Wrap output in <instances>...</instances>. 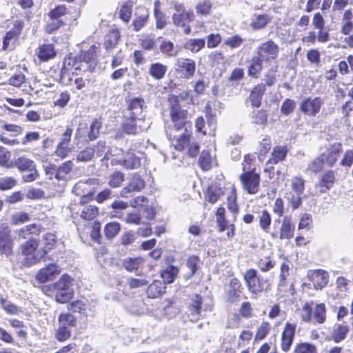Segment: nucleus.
Wrapping results in <instances>:
<instances>
[{
    "mask_svg": "<svg viewBox=\"0 0 353 353\" xmlns=\"http://www.w3.org/2000/svg\"><path fill=\"white\" fill-rule=\"evenodd\" d=\"M189 96V92L184 91L176 96L171 94L169 97L170 103V117L173 123L172 127H167L165 132L168 138L174 148H182L180 143L186 141L185 136L183 134L184 130H191V123L187 120L188 112L182 110L179 104L180 99H185Z\"/></svg>",
    "mask_w": 353,
    "mask_h": 353,
    "instance_id": "obj_1",
    "label": "nucleus"
},
{
    "mask_svg": "<svg viewBox=\"0 0 353 353\" xmlns=\"http://www.w3.org/2000/svg\"><path fill=\"white\" fill-rule=\"evenodd\" d=\"M72 285L73 279L70 276L63 274L61 276L54 284V296L57 302L65 303L72 298L74 294Z\"/></svg>",
    "mask_w": 353,
    "mask_h": 353,
    "instance_id": "obj_2",
    "label": "nucleus"
},
{
    "mask_svg": "<svg viewBox=\"0 0 353 353\" xmlns=\"http://www.w3.org/2000/svg\"><path fill=\"white\" fill-rule=\"evenodd\" d=\"M302 321L315 323H323L326 320V309L323 303L316 304L314 307L305 303L300 313Z\"/></svg>",
    "mask_w": 353,
    "mask_h": 353,
    "instance_id": "obj_3",
    "label": "nucleus"
},
{
    "mask_svg": "<svg viewBox=\"0 0 353 353\" xmlns=\"http://www.w3.org/2000/svg\"><path fill=\"white\" fill-rule=\"evenodd\" d=\"M97 57L98 48L92 46L87 51L82 52L78 59L75 60L74 70L83 72L92 71L97 65Z\"/></svg>",
    "mask_w": 353,
    "mask_h": 353,
    "instance_id": "obj_4",
    "label": "nucleus"
},
{
    "mask_svg": "<svg viewBox=\"0 0 353 353\" xmlns=\"http://www.w3.org/2000/svg\"><path fill=\"white\" fill-rule=\"evenodd\" d=\"M90 201H79L71 203L69 209L72 216L74 218L79 216L84 220H92L94 219L99 210L96 205L88 204Z\"/></svg>",
    "mask_w": 353,
    "mask_h": 353,
    "instance_id": "obj_5",
    "label": "nucleus"
},
{
    "mask_svg": "<svg viewBox=\"0 0 353 353\" xmlns=\"http://www.w3.org/2000/svg\"><path fill=\"white\" fill-rule=\"evenodd\" d=\"M243 279L249 292L254 294H258L263 290L270 289V283L266 280H263L257 275V271L254 269H248L245 271Z\"/></svg>",
    "mask_w": 353,
    "mask_h": 353,
    "instance_id": "obj_6",
    "label": "nucleus"
},
{
    "mask_svg": "<svg viewBox=\"0 0 353 353\" xmlns=\"http://www.w3.org/2000/svg\"><path fill=\"white\" fill-rule=\"evenodd\" d=\"M39 242L36 239H30L21 246V253L26 256V263L31 265L38 263L43 256L42 251L38 250Z\"/></svg>",
    "mask_w": 353,
    "mask_h": 353,
    "instance_id": "obj_7",
    "label": "nucleus"
},
{
    "mask_svg": "<svg viewBox=\"0 0 353 353\" xmlns=\"http://www.w3.org/2000/svg\"><path fill=\"white\" fill-rule=\"evenodd\" d=\"M279 48L272 40H268L262 43L256 49V54L258 59L265 63H270L276 59L279 55Z\"/></svg>",
    "mask_w": 353,
    "mask_h": 353,
    "instance_id": "obj_8",
    "label": "nucleus"
},
{
    "mask_svg": "<svg viewBox=\"0 0 353 353\" xmlns=\"http://www.w3.org/2000/svg\"><path fill=\"white\" fill-rule=\"evenodd\" d=\"M240 181L243 190L248 194H256L259 188L260 176L259 174L246 171L240 175Z\"/></svg>",
    "mask_w": 353,
    "mask_h": 353,
    "instance_id": "obj_9",
    "label": "nucleus"
},
{
    "mask_svg": "<svg viewBox=\"0 0 353 353\" xmlns=\"http://www.w3.org/2000/svg\"><path fill=\"white\" fill-rule=\"evenodd\" d=\"M323 103L324 100L319 97H307L301 101L299 110L309 117H315L319 113Z\"/></svg>",
    "mask_w": 353,
    "mask_h": 353,
    "instance_id": "obj_10",
    "label": "nucleus"
},
{
    "mask_svg": "<svg viewBox=\"0 0 353 353\" xmlns=\"http://www.w3.org/2000/svg\"><path fill=\"white\" fill-rule=\"evenodd\" d=\"M176 70L181 73L182 77L186 79L192 77L196 70V63L193 59L178 58L176 61Z\"/></svg>",
    "mask_w": 353,
    "mask_h": 353,
    "instance_id": "obj_11",
    "label": "nucleus"
},
{
    "mask_svg": "<svg viewBox=\"0 0 353 353\" xmlns=\"http://www.w3.org/2000/svg\"><path fill=\"white\" fill-rule=\"evenodd\" d=\"M296 325L287 322L281 334V348L283 352H288L294 339Z\"/></svg>",
    "mask_w": 353,
    "mask_h": 353,
    "instance_id": "obj_12",
    "label": "nucleus"
},
{
    "mask_svg": "<svg viewBox=\"0 0 353 353\" xmlns=\"http://www.w3.org/2000/svg\"><path fill=\"white\" fill-rule=\"evenodd\" d=\"M61 273V268L56 264H49L41 268L36 274L35 279L40 283H44L52 280L57 275Z\"/></svg>",
    "mask_w": 353,
    "mask_h": 353,
    "instance_id": "obj_13",
    "label": "nucleus"
},
{
    "mask_svg": "<svg viewBox=\"0 0 353 353\" xmlns=\"http://www.w3.org/2000/svg\"><path fill=\"white\" fill-rule=\"evenodd\" d=\"M194 19V14L192 11L185 13H174L172 19L173 24L175 26L181 27L183 28V32L185 34H190L191 32V28L189 23L192 21Z\"/></svg>",
    "mask_w": 353,
    "mask_h": 353,
    "instance_id": "obj_14",
    "label": "nucleus"
},
{
    "mask_svg": "<svg viewBox=\"0 0 353 353\" xmlns=\"http://www.w3.org/2000/svg\"><path fill=\"white\" fill-rule=\"evenodd\" d=\"M342 150L343 146L341 143L336 142L332 144L326 151L321 154L325 165L329 167H332L338 160Z\"/></svg>",
    "mask_w": 353,
    "mask_h": 353,
    "instance_id": "obj_15",
    "label": "nucleus"
},
{
    "mask_svg": "<svg viewBox=\"0 0 353 353\" xmlns=\"http://www.w3.org/2000/svg\"><path fill=\"white\" fill-rule=\"evenodd\" d=\"M144 187V181L139 174L134 173L131 175L128 184L121 190L120 194L122 197L128 198L131 192H139Z\"/></svg>",
    "mask_w": 353,
    "mask_h": 353,
    "instance_id": "obj_16",
    "label": "nucleus"
},
{
    "mask_svg": "<svg viewBox=\"0 0 353 353\" xmlns=\"http://www.w3.org/2000/svg\"><path fill=\"white\" fill-rule=\"evenodd\" d=\"M309 280L312 282L316 290H322L325 288L329 280L328 273L322 270H310L307 272Z\"/></svg>",
    "mask_w": 353,
    "mask_h": 353,
    "instance_id": "obj_17",
    "label": "nucleus"
},
{
    "mask_svg": "<svg viewBox=\"0 0 353 353\" xmlns=\"http://www.w3.org/2000/svg\"><path fill=\"white\" fill-rule=\"evenodd\" d=\"M288 149L284 145H276L274 147L271 153L270 158L268 160L265 164V172H270L274 169L273 165L277 164L280 161H283L287 155Z\"/></svg>",
    "mask_w": 353,
    "mask_h": 353,
    "instance_id": "obj_18",
    "label": "nucleus"
},
{
    "mask_svg": "<svg viewBox=\"0 0 353 353\" xmlns=\"http://www.w3.org/2000/svg\"><path fill=\"white\" fill-rule=\"evenodd\" d=\"M92 179L85 181H80L73 188V192L80 196L79 201H91L93 197V192L90 185L92 184Z\"/></svg>",
    "mask_w": 353,
    "mask_h": 353,
    "instance_id": "obj_19",
    "label": "nucleus"
},
{
    "mask_svg": "<svg viewBox=\"0 0 353 353\" xmlns=\"http://www.w3.org/2000/svg\"><path fill=\"white\" fill-rule=\"evenodd\" d=\"M116 165H121L127 169H136L141 165V158L133 151H128L123 158H114Z\"/></svg>",
    "mask_w": 353,
    "mask_h": 353,
    "instance_id": "obj_20",
    "label": "nucleus"
},
{
    "mask_svg": "<svg viewBox=\"0 0 353 353\" xmlns=\"http://www.w3.org/2000/svg\"><path fill=\"white\" fill-rule=\"evenodd\" d=\"M242 290L243 287L241 282L236 278L232 279L226 289L227 301L229 303H236L239 301Z\"/></svg>",
    "mask_w": 353,
    "mask_h": 353,
    "instance_id": "obj_21",
    "label": "nucleus"
},
{
    "mask_svg": "<svg viewBox=\"0 0 353 353\" xmlns=\"http://www.w3.org/2000/svg\"><path fill=\"white\" fill-rule=\"evenodd\" d=\"M184 136H185L186 141L183 143H181L182 145V148H175L179 151H182L187 149L188 154L192 158H194L197 156L199 152V143L192 139V132L191 130H184L183 132Z\"/></svg>",
    "mask_w": 353,
    "mask_h": 353,
    "instance_id": "obj_22",
    "label": "nucleus"
},
{
    "mask_svg": "<svg viewBox=\"0 0 353 353\" xmlns=\"http://www.w3.org/2000/svg\"><path fill=\"white\" fill-rule=\"evenodd\" d=\"M295 230L294 225L292 223V217L290 216H284L279 230V239H290L294 236Z\"/></svg>",
    "mask_w": 353,
    "mask_h": 353,
    "instance_id": "obj_23",
    "label": "nucleus"
},
{
    "mask_svg": "<svg viewBox=\"0 0 353 353\" xmlns=\"http://www.w3.org/2000/svg\"><path fill=\"white\" fill-rule=\"evenodd\" d=\"M144 107L145 101L143 98L137 97L132 99L128 105L130 117L133 119L139 120L142 117Z\"/></svg>",
    "mask_w": 353,
    "mask_h": 353,
    "instance_id": "obj_24",
    "label": "nucleus"
},
{
    "mask_svg": "<svg viewBox=\"0 0 353 353\" xmlns=\"http://www.w3.org/2000/svg\"><path fill=\"white\" fill-rule=\"evenodd\" d=\"M336 177L333 170H327L322 174L319 179L318 185L321 188V193L326 192L329 190L335 183Z\"/></svg>",
    "mask_w": 353,
    "mask_h": 353,
    "instance_id": "obj_25",
    "label": "nucleus"
},
{
    "mask_svg": "<svg viewBox=\"0 0 353 353\" xmlns=\"http://www.w3.org/2000/svg\"><path fill=\"white\" fill-rule=\"evenodd\" d=\"M148 17V10L145 7H138L135 13V18L132 22L134 30L139 31L144 27L147 23Z\"/></svg>",
    "mask_w": 353,
    "mask_h": 353,
    "instance_id": "obj_26",
    "label": "nucleus"
},
{
    "mask_svg": "<svg viewBox=\"0 0 353 353\" xmlns=\"http://www.w3.org/2000/svg\"><path fill=\"white\" fill-rule=\"evenodd\" d=\"M348 332L349 327L345 322H338L333 327L331 337L336 343H339L345 339Z\"/></svg>",
    "mask_w": 353,
    "mask_h": 353,
    "instance_id": "obj_27",
    "label": "nucleus"
},
{
    "mask_svg": "<svg viewBox=\"0 0 353 353\" xmlns=\"http://www.w3.org/2000/svg\"><path fill=\"white\" fill-rule=\"evenodd\" d=\"M202 304V298L199 294H194L189 305L190 318L192 321H195L199 319L201 313Z\"/></svg>",
    "mask_w": 353,
    "mask_h": 353,
    "instance_id": "obj_28",
    "label": "nucleus"
},
{
    "mask_svg": "<svg viewBox=\"0 0 353 353\" xmlns=\"http://www.w3.org/2000/svg\"><path fill=\"white\" fill-rule=\"evenodd\" d=\"M0 253L6 256L12 253V242L9 231L6 229H0Z\"/></svg>",
    "mask_w": 353,
    "mask_h": 353,
    "instance_id": "obj_29",
    "label": "nucleus"
},
{
    "mask_svg": "<svg viewBox=\"0 0 353 353\" xmlns=\"http://www.w3.org/2000/svg\"><path fill=\"white\" fill-rule=\"evenodd\" d=\"M265 90V85L263 83L257 85L252 89L250 95V100L253 106L258 108L261 105Z\"/></svg>",
    "mask_w": 353,
    "mask_h": 353,
    "instance_id": "obj_30",
    "label": "nucleus"
},
{
    "mask_svg": "<svg viewBox=\"0 0 353 353\" xmlns=\"http://www.w3.org/2000/svg\"><path fill=\"white\" fill-rule=\"evenodd\" d=\"M271 21V17L266 14H255L252 17L250 27L254 30L264 28Z\"/></svg>",
    "mask_w": 353,
    "mask_h": 353,
    "instance_id": "obj_31",
    "label": "nucleus"
},
{
    "mask_svg": "<svg viewBox=\"0 0 353 353\" xmlns=\"http://www.w3.org/2000/svg\"><path fill=\"white\" fill-rule=\"evenodd\" d=\"M168 70V67L161 63H154L151 64L149 68V74L154 79L159 80L164 77Z\"/></svg>",
    "mask_w": 353,
    "mask_h": 353,
    "instance_id": "obj_32",
    "label": "nucleus"
},
{
    "mask_svg": "<svg viewBox=\"0 0 353 353\" xmlns=\"http://www.w3.org/2000/svg\"><path fill=\"white\" fill-rule=\"evenodd\" d=\"M160 2L156 1L154 2V14L156 21V28L157 29H163L167 25V18L165 14L159 9Z\"/></svg>",
    "mask_w": 353,
    "mask_h": 353,
    "instance_id": "obj_33",
    "label": "nucleus"
},
{
    "mask_svg": "<svg viewBox=\"0 0 353 353\" xmlns=\"http://www.w3.org/2000/svg\"><path fill=\"white\" fill-rule=\"evenodd\" d=\"M120 39V34L118 30H110L105 37L104 46L107 50L114 48Z\"/></svg>",
    "mask_w": 353,
    "mask_h": 353,
    "instance_id": "obj_34",
    "label": "nucleus"
},
{
    "mask_svg": "<svg viewBox=\"0 0 353 353\" xmlns=\"http://www.w3.org/2000/svg\"><path fill=\"white\" fill-rule=\"evenodd\" d=\"M37 56L40 60L47 61L55 56V51L52 45L44 44L39 48Z\"/></svg>",
    "mask_w": 353,
    "mask_h": 353,
    "instance_id": "obj_35",
    "label": "nucleus"
},
{
    "mask_svg": "<svg viewBox=\"0 0 353 353\" xmlns=\"http://www.w3.org/2000/svg\"><path fill=\"white\" fill-rule=\"evenodd\" d=\"M223 188L217 185L212 184L208 189L207 194L205 196L206 200L212 203H216L218 199L223 194Z\"/></svg>",
    "mask_w": 353,
    "mask_h": 353,
    "instance_id": "obj_36",
    "label": "nucleus"
},
{
    "mask_svg": "<svg viewBox=\"0 0 353 353\" xmlns=\"http://www.w3.org/2000/svg\"><path fill=\"white\" fill-rule=\"evenodd\" d=\"M95 149L91 147H87L79 151L76 155V161L88 163L94 158Z\"/></svg>",
    "mask_w": 353,
    "mask_h": 353,
    "instance_id": "obj_37",
    "label": "nucleus"
},
{
    "mask_svg": "<svg viewBox=\"0 0 353 353\" xmlns=\"http://www.w3.org/2000/svg\"><path fill=\"white\" fill-rule=\"evenodd\" d=\"M134 6L132 1H127L123 3L119 12V18L124 22L130 21L132 16V10Z\"/></svg>",
    "mask_w": 353,
    "mask_h": 353,
    "instance_id": "obj_38",
    "label": "nucleus"
},
{
    "mask_svg": "<svg viewBox=\"0 0 353 353\" xmlns=\"http://www.w3.org/2000/svg\"><path fill=\"white\" fill-rule=\"evenodd\" d=\"M205 40L203 39H190L183 45L185 49L193 53L197 52L205 46Z\"/></svg>",
    "mask_w": 353,
    "mask_h": 353,
    "instance_id": "obj_39",
    "label": "nucleus"
},
{
    "mask_svg": "<svg viewBox=\"0 0 353 353\" xmlns=\"http://www.w3.org/2000/svg\"><path fill=\"white\" fill-rule=\"evenodd\" d=\"M143 261L141 257H128L123 259L122 265L127 271L133 272L138 270L143 263Z\"/></svg>",
    "mask_w": 353,
    "mask_h": 353,
    "instance_id": "obj_40",
    "label": "nucleus"
},
{
    "mask_svg": "<svg viewBox=\"0 0 353 353\" xmlns=\"http://www.w3.org/2000/svg\"><path fill=\"white\" fill-rule=\"evenodd\" d=\"M263 62L256 57H254L248 68V75L253 78H258L263 68Z\"/></svg>",
    "mask_w": 353,
    "mask_h": 353,
    "instance_id": "obj_41",
    "label": "nucleus"
},
{
    "mask_svg": "<svg viewBox=\"0 0 353 353\" xmlns=\"http://www.w3.org/2000/svg\"><path fill=\"white\" fill-rule=\"evenodd\" d=\"M258 219L261 229L266 233L269 232L272 222L270 214L267 210H262L259 213Z\"/></svg>",
    "mask_w": 353,
    "mask_h": 353,
    "instance_id": "obj_42",
    "label": "nucleus"
},
{
    "mask_svg": "<svg viewBox=\"0 0 353 353\" xmlns=\"http://www.w3.org/2000/svg\"><path fill=\"white\" fill-rule=\"evenodd\" d=\"M15 165L21 172L34 170L36 168L33 161L26 157H19L15 161Z\"/></svg>",
    "mask_w": 353,
    "mask_h": 353,
    "instance_id": "obj_43",
    "label": "nucleus"
},
{
    "mask_svg": "<svg viewBox=\"0 0 353 353\" xmlns=\"http://www.w3.org/2000/svg\"><path fill=\"white\" fill-rule=\"evenodd\" d=\"M178 273L179 270L177 268L174 266H169L161 272V277L165 283L169 284L174 281Z\"/></svg>",
    "mask_w": 353,
    "mask_h": 353,
    "instance_id": "obj_44",
    "label": "nucleus"
},
{
    "mask_svg": "<svg viewBox=\"0 0 353 353\" xmlns=\"http://www.w3.org/2000/svg\"><path fill=\"white\" fill-rule=\"evenodd\" d=\"M73 163L71 161L64 162L56 171L55 177L60 180L64 179L68 174L72 170Z\"/></svg>",
    "mask_w": 353,
    "mask_h": 353,
    "instance_id": "obj_45",
    "label": "nucleus"
},
{
    "mask_svg": "<svg viewBox=\"0 0 353 353\" xmlns=\"http://www.w3.org/2000/svg\"><path fill=\"white\" fill-rule=\"evenodd\" d=\"M125 180V174L120 171H115L109 176L108 184L112 188H118Z\"/></svg>",
    "mask_w": 353,
    "mask_h": 353,
    "instance_id": "obj_46",
    "label": "nucleus"
},
{
    "mask_svg": "<svg viewBox=\"0 0 353 353\" xmlns=\"http://www.w3.org/2000/svg\"><path fill=\"white\" fill-rule=\"evenodd\" d=\"M291 188L292 191L299 194H303L305 189V180L301 176H294L291 179Z\"/></svg>",
    "mask_w": 353,
    "mask_h": 353,
    "instance_id": "obj_47",
    "label": "nucleus"
},
{
    "mask_svg": "<svg viewBox=\"0 0 353 353\" xmlns=\"http://www.w3.org/2000/svg\"><path fill=\"white\" fill-rule=\"evenodd\" d=\"M159 49L161 52L168 57H175L178 52L175 50L174 43L170 41H163L160 45Z\"/></svg>",
    "mask_w": 353,
    "mask_h": 353,
    "instance_id": "obj_48",
    "label": "nucleus"
},
{
    "mask_svg": "<svg viewBox=\"0 0 353 353\" xmlns=\"http://www.w3.org/2000/svg\"><path fill=\"white\" fill-rule=\"evenodd\" d=\"M76 324V318L70 313H61L59 316V325L68 327L70 329Z\"/></svg>",
    "mask_w": 353,
    "mask_h": 353,
    "instance_id": "obj_49",
    "label": "nucleus"
},
{
    "mask_svg": "<svg viewBox=\"0 0 353 353\" xmlns=\"http://www.w3.org/2000/svg\"><path fill=\"white\" fill-rule=\"evenodd\" d=\"M10 326L14 329L16 333L19 336V337L21 339L26 338L27 332L25 330V326L23 325V323L19 320L17 319H10L8 321Z\"/></svg>",
    "mask_w": 353,
    "mask_h": 353,
    "instance_id": "obj_50",
    "label": "nucleus"
},
{
    "mask_svg": "<svg viewBox=\"0 0 353 353\" xmlns=\"http://www.w3.org/2000/svg\"><path fill=\"white\" fill-rule=\"evenodd\" d=\"M120 230L121 225L119 223L111 222L105 225L104 232L107 238L112 239L118 234Z\"/></svg>",
    "mask_w": 353,
    "mask_h": 353,
    "instance_id": "obj_51",
    "label": "nucleus"
},
{
    "mask_svg": "<svg viewBox=\"0 0 353 353\" xmlns=\"http://www.w3.org/2000/svg\"><path fill=\"white\" fill-rule=\"evenodd\" d=\"M199 164L203 170H209L211 168L212 157L208 150H203L200 158Z\"/></svg>",
    "mask_w": 353,
    "mask_h": 353,
    "instance_id": "obj_52",
    "label": "nucleus"
},
{
    "mask_svg": "<svg viewBox=\"0 0 353 353\" xmlns=\"http://www.w3.org/2000/svg\"><path fill=\"white\" fill-rule=\"evenodd\" d=\"M72 150L73 148L70 147V145L58 143L54 151V154L56 156L60 157L61 159H65L68 157Z\"/></svg>",
    "mask_w": 353,
    "mask_h": 353,
    "instance_id": "obj_53",
    "label": "nucleus"
},
{
    "mask_svg": "<svg viewBox=\"0 0 353 353\" xmlns=\"http://www.w3.org/2000/svg\"><path fill=\"white\" fill-rule=\"evenodd\" d=\"M325 164V161L320 155L308 163L307 170L314 173H318L323 169Z\"/></svg>",
    "mask_w": 353,
    "mask_h": 353,
    "instance_id": "obj_54",
    "label": "nucleus"
},
{
    "mask_svg": "<svg viewBox=\"0 0 353 353\" xmlns=\"http://www.w3.org/2000/svg\"><path fill=\"white\" fill-rule=\"evenodd\" d=\"M212 4L210 0H203L196 6V13L201 15H208L210 13Z\"/></svg>",
    "mask_w": 353,
    "mask_h": 353,
    "instance_id": "obj_55",
    "label": "nucleus"
},
{
    "mask_svg": "<svg viewBox=\"0 0 353 353\" xmlns=\"http://www.w3.org/2000/svg\"><path fill=\"white\" fill-rule=\"evenodd\" d=\"M285 197L294 210L299 208L302 203V194L290 192L286 194Z\"/></svg>",
    "mask_w": 353,
    "mask_h": 353,
    "instance_id": "obj_56",
    "label": "nucleus"
},
{
    "mask_svg": "<svg viewBox=\"0 0 353 353\" xmlns=\"http://www.w3.org/2000/svg\"><path fill=\"white\" fill-rule=\"evenodd\" d=\"M18 34L12 29L8 32L3 38V49L4 50H10L13 47L12 41L18 38Z\"/></svg>",
    "mask_w": 353,
    "mask_h": 353,
    "instance_id": "obj_57",
    "label": "nucleus"
},
{
    "mask_svg": "<svg viewBox=\"0 0 353 353\" xmlns=\"http://www.w3.org/2000/svg\"><path fill=\"white\" fill-rule=\"evenodd\" d=\"M295 353H316V348L312 344L301 343L296 344L294 349Z\"/></svg>",
    "mask_w": 353,
    "mask_h": 353,
    "instance_id": "obj_58",
    "label": "nucleus"
},
{
    "mask_svg": "<svg viewBox=\"0 0 353 353\" xmlns=\"http://www.w3.org/2000/svg\"><path fill=\"white\" fill-rule=\"evenodd\" d=\"M71 335V330L68 327L59 325L56 331V338L59 341H64L70 338Z\"/></svg>",
    "mask_w": 353,
    "mask_h": 353,
    "instance_id": "obj_59",
    "label": "nucleus"
},
{
    "mask_svg": "<svg viewBox=\"0 0 353 353\" xmlns=\"http://www.w3.org/2000/svg\"><path fill=\"white\" fill-rule=\"evenodd\" d=\"M353 164V149L345 150L340 161V165L343 167L350 168Z\"/></svg>",
    "mask_w": 353,
    "mask_h": 353,
    "instance_id": "obj_60",
    "label": "nucleus"
},
{
    "mask_svg": "<svg viewBox=\"0 0 353 353\" xmlns=\"http://www.w3.org/2000/svg\"><path fill=\"white\" fill-rule=\"evenodd\" d=\"M135 120L130 117L123 124V130L129 134H134L138 132V128L135 123Z\"/></svg>",
    "mask_w": 353,
    "mask_h": 353,
    "instance_id": "obj_61",
    "label": "nucleus"
},
{
    "mask_svg": "<svg viewBox=\"0 0 353 353\" xmlns=\"http://www.w3.org/2000/svg\"><path fill=\"white\" fill-rule=\"evenodd\" d=\"M252 121L255 124L265 125L267 122V114L263 110L254 111Z\"/></svg>",
    "mask_w": 353,
    "mask_h": 353,
    "instance_id": "obj_62",
    "label": "nucleus"
},
{
    "mask_svg": "<svg viewBox=\"0 0 353 353\" xmlns=\"http://www.w3.org/2000/svg\"><path fill=\"white\" fill-rule=\"evenodd\" d=\"M0 303L1 307L4 310L10 314H16L19 312V308L17 305H14L9 301L4 299L3 297H0Z\"/></svg>",
    "mask_w": 353,
    "mask_h": 353,
    "instance_id": "obj_63",
    "label": "nucleus"
},
{
    "mask_svg": "<svg viewBox=\"0 0 353 353\" xmlns=\"http://www.w3.org/2000/svg\"><path fill=\"white\" fill-rule=\"evenodd\" d=\"M16 180L11 176H4L0 178V190H6L11 189L16 185Z\"/></svg>",
    "mask_w": 353,
    "mask_h": 353,
    "instance_id": "obj_64",
    "label": "nucleus"
}]
</instances>
